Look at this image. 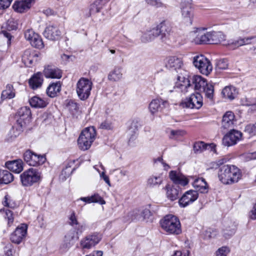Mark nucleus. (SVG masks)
Listing matches in <instances>:
<instances>
[{"label": "nucleus", "instance_id": "1a4fd4ad", "mask_svg": "<svg viewBox=\"0 0 256 256\" xmlns=\"http://www.w3.org/2000/svg\"><path fill=\"white\" fill-rule=\"evenodd\" d=\"M202 104V96L199 92L192 94L188 98L185 99L180 104L183 108L196 109L200 108Z\"/></svg>", "mask_w": 256, "mask_h": 256}, {"label": "nucleus", "instance_id": "a18cd8bd", "mask_svg": "<svg viewBox=\"0 0 256 256\" xmlns=\"http://www.w3.org/2000/svg\"><path fill=\"white\" fill-rule=\"evenodd\" d=\"M34 36H35L33 38V39L30 42V44L37 48L41 49L43 48L44 45L40 36L38 34Z\"/></svg>", "mask_w": 256, "mask_h": 256}, {"label": "nucleus", "instance_id": "2f4dec72", "mask_svg": "<svg viewBox=\"0 0 256 256\" xmlns=\"http://www.w3.org/2000/svg\"><path fill=\"white\" fill-rule=\"evenodd\" d=\"M156 28H154L150 30L145 32L141 37V40L144 42H148L153 40L155 38L158 37Z\"/></svg>", "mask_w": 256, "mask_h": 256}, {"label": "nucleus", "instance_id": "ddd939ff", "mask_svg": "<svg viewBox=\"0 0 256 256\" xmlns=\"http://www.w3.org/2000/svg\"><path fill=\"white\" fill-rule=\"evenodd\" d=\"M28 226L24 224H22L16 228L11 234L10 240L13 243L20 244L25 238L27 234Z\"/></svg>", "mask_w": 256, "mask_h": 256}, {"label": "nucleus", "instance_id": "7ed1b4c3", "mask_svg": "<svg viewBox=\"0 0 256 256\" xmlns=\"http://www.w3.org/2000/svg\"><path fill=\"white\" fill-rule=\"evenodd\" d=\"M218 177L224 184H228L238 182L240 177V170L233 165H224L219 168Z\"/></svg>", "mask_w": 256, "mask_h": 256}, {"label": "nucleus", "instance_id": "72a5a7b5", "mask_svg": "<svg viewBox=\"0 0 256 256\" xmlns=\"http://www.w3.org/2000/svg\"><path fill=\"white\" fill-rule=\"evenodd\" d=\"M13 180V175L9 171L6 170H0V184H8Z\"/></svg>", "mask_w": 256, "mask_h": 256}, {"label": "nucleus", "instance_id": "f03ea898", "mask_svg": "<svg viewBox=\"0 0 256 256\" xmlns=\"http://www.w3.org/2000/svg\"><path fill=\"white\" fill-rule=\"evenodd\" d=\"M191 84L193 89L202 92L204 97L210 103L214 101V86L211 83H208L206 80L200 76H194L190 78Z\"/></svg>", "mask_w": 256, "mask_h": 256}, {"label": "nucleus", "instance_id": "c756f323", "mask_svg": "<svg viewBox=\"0 0 256 256\" xmlns=\"http://www.w3.org/2000/svg\"><path fill=\"white\" fill-rule=\"evenodd\" d=\"M16 96L15 90L11 84H8L6 88L3 90L1 94V100H4L6 99H12Z\"/></svg>", "mask_w": 256, "mask_h": 256}, {"label": "nucleus", "instance_id": "473e14b6", "mask_svg": "<svg viewBox=\"0 0 256 256\" xmlns=\"http://www.w3.org/2000/svg\"><path fill=\"white\" fill-rule=\"evenodd\" d=\"M29 102L32 107L36 108H43L48 104V102L45 100L37 96L30 98L29 100Z\"/></svg>", "mask_w": 256, "mask_h": 256}, {"label": "nucleus", "instance_id": "09e8293b", "mask_svg": "<svg viewBox=\"0 0 256 256\" xmlns=\"http://www.w3.org/2000/svg\"><path fill=\"white\" fill-rule=\"evenodd\" d=\"M66 107L72 114L77 112L78 109V104L72 100L68 103Z\"/></svg>", "mask_w": 256, "mask_h": 256}, {"label": "nucleus", "instance_id": "412c9836", "mask_svg": "<svg viewBox=\"0 0 256 256\" xmlns=\"http://www.w3.org/2000/svg\"><path fill=\"white\" fill-rule=\"evenodd\" d=\"M155 28L157 30L156 32L158 36H160L162 41L165 40L168 38L172 32L170 26L164 22H160Z\"/></svg>", "mask_w": 256, "mask_h": 256}, {"label": "nucleus", "instance_id": "a878e982", "mask_svg": "<svg viewBox=\"0 0 256 256\" xmlns=\"http://www.w3.org/2000/svg\"><path fill=\"white\" fill-rule=\"evenodd\" d=\"M43 81L44 79L42 73L38 72L30 78L29 80L28 83L30 87L35 90L42 86Z\"/></svg>", "mask_w": 256, "mask_h": 256}, {"label": "nucleus", "instance_id": "49530a36", "mask_svg": "<svg viewBox=\"0 0 256 256\" xmlns=\"http://www.w3.org/2000/svg\"><path fill=\"white\" fill-rule=\"evenodd\" d=\"M24 127L17 125V127H13L10 132V134L12 139H14L18 136L22 131Z\"/></svg>", "mask_w": 256, "mask_h": 256}, {"label": "nucleus", "instance_id": "9d476101", "mask_svg": "<svg viewBox=\"0 0 256 256\" xmlns=\"http://www.w3.org/2000/svg\"><path fill=\"white\" fill-rule=\"evenodd\" d=\"M24 158L28 165L34 166L43 164L46 160L44 155H38L29 150L24 154Z\"/></svg>", "mask_w": 256, "mask_h": 256}, {"label": "nucleus", "instance_id": "8fccbe9b", "mask_svg": "<svg viewBox=\"0 0 256 256\" xmlns=\"http://www.w3.org/2000/svg\"><path fill=\"white\" fill-rule=\"evenodd\" d=\"M140 124L138 120H134L132 121L129 128V132H134L136 134L138 130Z\"/></svg>", "mask_w": 256, "mask_h": 256}, {"label": "nucleus", "instance_id": "f257e3e1", "mask_svg": "<svg viewBox=\"0 0 256 256\" xmlns=\"http://www.w3.org/2000/svg\"><path fill=\"white\" fill-rule=\"evenodd\" d=\"M206 28H194L190 32L192 42L196 44H218L226 40V36L221 31L205 32Z\"/></svg>", "mask_w": 256, "mask_h": 256}, {"label": "nucleus", "instance_id": "393cba45", "mask_svg": "<svg viewBox=\"0 0 256 256\" xmlns=\"http://www.w3.org/2000/svg\"><path fill=\"white\" fill-rule=\"evenodd\" d=\"M192 186L197 192H200L201 193H207L208 192V184L205 180L202 178L195 179L192 182Z\"/></svg>", "mask_w": 256, "mask_h": 256}, {"label": "nucleus", "instance_id": "f8f14e48", "mask_svg": "<svg viewBox=\"0 0 256 256\" xmlns=\"http://www.w3.org/2000/svg\"><path fill=\"white\" fill-rule=\"evenodd\" d=\"M174 90L186 94L193 90L190 80L184 76H178L174 87Z\"/></svg>", "mask_w": 256, "mask_h": 256}, {"label": "nucleus", "instance_id": "e433bc0d", "mask_svg": "<svg viewBox=\"0 0 256 256\" xmlns=\"http://www.w3.org/2000/svg\"><path fill=\"white\" fill-rule=\"evenodd\" d=\"M122 76V68L120 66H116L108 75V79L112 82L120 80Z\"/></svg>", "mask_w": 256, "mask_h": 256}, {"label": "nucleus", "instance_id": "cd10ccee", "mask_svg": "<svg viewBox=\"0 0 256 256\" xmlns=\"http://www.w3.org/2000/svg\"><path fill=\"white\" fill-rule=\"evenodd\" d=\"M170 180L176 184H180L182 186L186 185L188 180L184 176L178 174L176 171H171L170 172Z\"/></svg>", "mask_w": 256, "mask_h": 256}, {"label": "nucleus", "instance_id": "a211bd4d", "mask_svg": "<svg viewBox=\"0 0 256 256\" xmlns=\"http://www.w3.org/2000/svg\"><path fill=\"white\" fill-rule=\"evenodd\" d=\"M198 197V192L194 190L186 192L179 200L178 203L181 208H185L193 203Z\"/></svg>", "mask_w": 256, "mask_h": 256}, {"label": "nucleus", "instance_id": "aec40b11", "mask_svg": "<svg viewBox=\"0 0 256 256\" xmlns=\"http://www.w3.org/2000/svg\"><path fill=\"white\" fill-rule=\"evenodd\" d=\"M236 122L235 116L232 111H228L222 116L221 128L224 130L231 129L234 126Z\"/></svg>", "mask_w": 256, "mask_h": 256}, {"label": "nucleus", "instance_id": "37998d69", "mask_svg": "<svg viewBox=\"0 0 256 256\" xmlns=\"http://www.w3.org/2000/svg\"><path fill=\"white\" fill-rule=\"evenodd\" d=\"M68 224L71 226L76 228V226H78V228H77V230L79 231L80 232H82L83 230V226H80L79 222H78L77 218L76 216V213L74 211H72L70 215V216L68 218Z\"/></svg>", "mask_w": 256, "mask_h": 256}, {"label": "nucleus", "instance_id": "69168bd1", "mask_svg": "<svg viewBox=\"0 0 256 256\" xmlns=\"http://www.w3.org/2000/svg\"><path fill=\"white\" fill-rule=\"evenodd\" d=\"M249 216L250 218L252 220L256 219V204L253 206L252 209L250 212Z\"/></svg>", "mask_w": 256, "mask_h": 256}, {"label": "nucleus", "instance_id": "3c124183", "mask_svg": "<svg viewBox=\"0 0 256 256\" xmlns=\"http://www.w3.org/2000/svg\"><path fill=\"white\" fill-rule=\"evenodd\" d=\"M230 250L227 246H222L219 248L216 252V256H227Z\"/></svg>", "mask_w": 256, "mask_h": 256}, {"label": "nucleus", "instance_id": "39448f33", "mask_svg": "<svg viewBox=\"0 0 256 256\" xmlns=\"http://www.w3.org/2000/svg\"><path fill=\"white\" fill-rule=\"evenodd\" d=\"M96 137V131L94 126L85 128L81 132L78 143L80 148L83 150H88Z\"/></svg>", "mask_w": 256, "mask_h": 256}, {"label": "nucleus", "instance_id": "4d7b16f0", "mask_svg": "<svg viewBox=\"0 0 256 256\" xmlns=\"http://www.w3.org/2000/svg\"><path fill=\"white\" fill-rule=\"evenodd\" d=\"M146 1L148 4L156 8L161 7L163 5L160 0H146Z\"/></svg>", "mask_w": 256, "mask_h": 256}, {"label": "nucleus", "instance_id": "0e129e2a", "mask_svg": "<svg viewBox=\"0 0 256 256\" xmlns=\"http://www.w3.org/2000/svg\"><path fill=\"white\" fill-rule=\"evenodd\" d=\"M119 172L121 176H127V174L128 173V170H124V169H121V168H118V169H114L112 170V172Z\"/></svg>", "mask_w": 256, "mask_h": 256}, {"label": "nucleus", "instance_id": "6e6552de", "mask_svg": "<svg viewBox=\"0 0 256 256\" xmlns=\"http://www.w3.org/2000/svg\"><path fill=\"white\" fill-rule=\"evenodd\" d=\"M193 64L202 74L206 76L208 75L212 70L210 61L203 55L194 56Z\"/></svg>", "mask_w": 256, "mask_h": 256}, {"label": "nucleus", "instance_id": "c03bdc74", "mask_svg": "<svg viewBox=\"0 0 256 256\" xmlns=\"http://www.w3.org/2000/svg\"><path fill=\"white\" fill-rule=\"evenodd\" d=\"M186 132L184 130H170L169 134V138L172 140H178L183 137Z\"/></svg>", "mask_w": 256, "mask_h": 256}, {"label": "nucleus", "instance_id": "864d4df0", "mask_svg": "<svg viewBox=\"0 0 256 256\" xmlns=\"http://www.w3.org/2000/svg\"><path fill=\"white\" fill-rule=\"evenodd\" d=\"M13 246L8 244L4 248V252L6 256H13Z\"/></svg>", "mask_w": 256, "mask_h": 256}, {"label": "nucleus", "instance_id": "0eeeda50", "mask_svg": "<svg viewBox=\"0 0 256 256\" xmlns=\"http://www.w3.org/2000/svg\"><path fill=\"white\" fill-rule=\"evenodd\" d=\"M20 178L23 186H30L38 182L40 180L41 176L40 173L38 170L30 168L22 173Z\"/></svg>", "mask_w": 256, "mask_h": 256}, {"label": "nucleus", "instance_id": "4c0bfd02", "mask_svg": "<svg viewBox=\"0 0 256 256\" xmlns=\"http://www.w3.org/2000/svg\"><path fill=\"white\" fill-rule=\"evenodd\" d=\"M61 84L60 82L52 83L50 84L46 90L48 95L51 98H54L60 90Z\"/></svg>", "mask_w": 256, "mask_h": 256}, {"label": "nucleus", "instance_id": "bf43d9fd", "mask_svg": "<svg viewBox=\"0 0 256 256\" xmlns=\"http://www.w3.org/2000/svg\"><path fill=\"white\" fill-rule=\"evenodd\" d=\"M218 66L219 68L222 70H225L228 68V64L227 60H220L218 64Z\"/></svg>", "mask_w": 256, "mask_h": 256}, {"label": "nucleus", "instance_id": "b1692460", "mask_svg": "<svg viewBox=\"0 0 256 256\" xmlns=\"http://www.w3.org/2000/svg\"><path fill=\"white\" fill-rule=\"evenodd\" d=\"M44 74L46 78H60L62 77L61 70L52 66L45 67Z\"/></svg>", "mask_w": 256, "mask_h": 256}, {"label": "nucleus", "instance_id": "4468645a", "mask_svg": "<svg viewBox=\"0 0 256 256\" xmlns=\"http://www.w3.org/2000/svg\"><path fill=\"white\" fill-rule=\"evenodd\" d=\"M254 36L238 37L236 40H230L224 45L230 50H234L241 46L252 44V40Z\"/></svg>", "mask_w": 256, "mask_h": 256}, {"label": "nucleus", "instance_id": "6ab92c4d", "mask_svg": "<svg viewBox=\"0 0 256 256\" xmlns=\"http://www.w3.org/2000/svg\"><path fill=\"white\" fill-rule=\"evenodd\" d=\"M61 32L58 27L54 24L48 26L44 32V37L52 40H57L60 38Z\"/></svg>", "mask_w": 256, "mask_h": 256}, {"label": "nucleus", "instance_id": "a19ab883", "mask_svg": "<svg viewBox=\"0 0 256 256\" xmlns=\"http://www.w3.org/2000/svg\"><path fill=\"white\" fill-rule=\"evenodd\" d=\"M166 102H162V100L154 99L149 104V110L152 114L161 110V104H164Z\"/></svg>", "mask_w": 256, "mask_h": 256}, {"label": "nucleus", "instance_id": "774afa93", "mask_svg": "<svg viewBox=\"0 0 256 256\" xmlns=\"http://www.w3.org/2000/svg\"><path fill=\"white\" fill-rule=\"evenodd\" d=\"M1 34L8 38V44H10L12 38L11 34L5 30L2 31Z\"/></svg>", "mask_w": 256, "mask_h": 256}, {"label": "nucleus", "instance_id": "9b49d317", "mask_svg": "<svg viewBox=\"0 0 256 256\" xmlns=\"http://www.w3.org/2000/svg\"><path fill=\"white\" fill-rule=\"evenodd\" d=\"M31 117V111L27 106L20 108L16 115V125L25 127L29 123Z\"/></svg>", "mask_w": 256, "mask_h": 256}, {"label": "nucleus", "instance_id": "ea45409f", "mask_svg": "<svg viewBox=\"0 0 256 256\" xmlns=\"http://www.w3.org/2000/svg\"><path fill=\"white\" fill-rule=\"evenodd\" d=\"M166 196L172 201L176 200L178 197L179 190L174 186H170L169 185L166 186Z\"/></svg>", "mask_w": 256, "mask_h": 256}, {"label": "nucleus", "instance_id": "58836bf2", "mask_svg": "<svg viewBox=\"0 0 256 256\" xmlns=\"http://www.w3.org/2000/svg\"><path fill=\"white\" fill-rule=\"evenodd\" d=\"M162 178L160 175H152L147 180V186L150 188L158 187L162 184Z\"/></svg>", "mask_w": 256, "mask_h": 256}, {"label": "nucleus", "instance_id": "c9c22d12", "mask_svg": "<svg viewBox=\"0 0 256 256\" xmlns=\"http://www.w3.org/2000/svg\"><path fill=\"white\" fill-rule=\"evenodd\" d=\"M238 92L236 88L233 86H226L222 91L223 96L230 100H234Z\"/></svg>", "mask_w": 256, "mask_h": 256}, {"label": "nucleus", "instance_id": "603ef678", "mask_svg": "<svg viewBox=\"0 0 256 256\" xmlns=\"http://www.w3.org/2000/svg\"><path fill=\"white\" fill-rule=\"evenodd\" d=\"M37 34H38L35 33L32 30L28 29L24 32V37L26 40L30 42L33 39V38L35 36L34 35H36Z\"/></svg>", "mask_w": 256, "mask_h": 256}, {"label": "nucleus", "instance_id": "7c9ffc66", "mask_svg": "<svg viewBox=\"0 0 256 256\" xmlns=\"http://www.w3.org/2000/svg\"><path fill=\"white\" fill-rule=\"evenodd\" d=\"M30 3L28 0H18L14 2L12 7L16 12H23L30 8Z\"/></svg>", "mask_w": 256, "mask_h": 256}, {"label": "nucleus", "instance_id": "79ce46f5", "mask_svg": "<svg viewBox=\"0 0 256 256\" xmlns=\"http://www.w3.org/2000/svg\"><path fill=\"white\" fill-rule=\"evenodd\" d=\"M225 228L224 229V236L226 238H228L234 234L236 230V225L232 222H230V224H226Z\"/></svg>", "mask_w": 256, "mask_h": 256}, {"label": "nucleus", "instance_id": "2eb2a0df", "mask_svg": "<svg viewBox=\"0 0 256 256\" xmlns=\"http://www.w3.org/2000/svg\"><path fill=\"white\" fill-rule=\"evenodd\" d=\"M191 0L182 1L181 3V13L182 19L190 24H192L194 16L193 10L191 6Z\"/></svg>", "mask_w": 256, "mask_h": 256}, {"label": "nucleus", "instance_id": "4be33fe9", "mask_svg": "<svg viewBox=\"0 0 256 256\" xmlns=\"http://www.w3.org/2000/svg\"><path fill=\"white\" fill-rule=\"evenodd\" d=\"M38 54L30 49L26 50L22 56V60L26 66L30 67L34 62L38 60Z\"/></svg>", "mask_w": 256, "mask_h": 256}, {"label": "nucleus", "instance_id": "c85d7f7f", "mask_svg": "<svg viewBox=\"0 0 256 256\" xmlns=\"http://www.w3.org/2000/svg\"><path fill=\"white\" fill-rule=\"evenodd\" d=\"M210 148L212 150H216L215 145L213 144H207L203 142H195L193 146L194 151L196 154L201 153L204 150Z\"/></svg>", "mask_w": 256, "mask_h": 256}, {"label": "nucleus", "instance_id": "338daca9", "mask_svg": "<svg viewBox=\"0 0 256 256\" xmlns=\"http://www.w3.org/2000/svg\"><path fill=\"white\" fill-rule=\"evenodd\" d=\"M100 128L102 129L110 130L111 128V125L107 121H104L100 124Z\"/></svg>", "mask_w": 256, "mask_h": 256}, {"label": "nucleus", "instance_id": "f3484780", "mask_svg": "<svg viewBox=\"0 0 256 256\" xmlns=\"http://www.w3.org/2000/svg\"><path fill=\"white\" fill-rule=\"evenodd\" d=\"M102 236L98 232L86 236L81 240L80 244L83 248L90 249L97 244L101 240Z\"/></svg>", "mask_w": 256, "mask_h": 256}, {"label": "nucleus", "instance_id": "6e6d98bb", "mask_svg": "<svg viewBox=\"0 0 256 256\" xmlns=\"http://www.w3.org/2000/svg\"><path fill=\"white\" fill-rule=\"evenodd\" d=\"M74 232H70L65 236V240L67 242V246L70 247L71 246V242L74 238Z\"/></svg>", "mask_w": 256, "mask_h": 256}, {"label": "nucleus", "instance_id": "052dcab7", "mask_svg": "<svg viewBox=\"0 0 256 256\" xmlns=\"http://www.w3.org/2000/svg\"><path fill=\"white\" fill-rule=\"evenodd\" d=\"M4 199V200L2 202L4 206L10 208H12L13 206L12 204L10 202V198L8 194L5 196Z\"/></svg>", "mask_w": 256, "mask_h": 256}, {"label": "nucleus", "instance_id": "de8ad7c7", "mask_svg": "<svg viewBox=\"0 0 256 256\" xmlns=\"http://www.w3.org/2000/svg\"><path fill=\"white\" fill-rule=\"evenodd\" d=\"M5 212L4 218L8 220V225L10 226L14 222V216L12 212L9 210H4Z\"/></svg>", "mask_w": 256, "mask_h": 256}, {"label": "nucleus", "instance_id": "bb28decb", "mask_svg": "<svg viewBox=\"0 0 256 256\" xmlns=\"http://www.w3.org/2000/svg\"><path fill=\"white\" fill-rule=\"evenodd\" d=\"M6 166L8 170L16 173L18 174L23 170V162L20 159L7 162Z\"/></svg>", "mask_w": 256, "mask_h": 256}, {"label": "nucleus", "instance_id": "5fc2aeb1", "mask_svg": "<svg viewBox=\"0 0 256 256\" xmlns=\"http://www.w3.org/2000/svg\"><path fill=\"white\" fill-rule=\"evenodd\" d=\"M243 104L246 106H252L254 107L256 110V100L254 98H246L244 101H243Z\"/></svg>", "mask_w": 256, "mask_h": 256}, {"label": "nucleus", "instance_id": "423d86ee", "mask_svg": "<svg viewBox=\"0 0 256 256\" xmlns=\"http://www.w3.org/2000/svg\"><path fill=\"white\" fill-rule=\"evenodd\" d=\"M92 83L88 78H81L77 82L76 92L78 98L82 100L88 98L92 88Z\"/></svg>", "mask_w": 256, "mask_h": 256}, {"label": "nucleus", "instance_id": "680f3d73", "mask_svg": "<svg viewBox=\"0 0 256 256\" xmlns=\"http://www.w3.org/2000/svg\"><path fill=\"white\" fill-rule=\"evenodd\" d=\"M190 252L188 250H185L183 252L177 250L172 256H188Z\"/></svg>", "mask_w": 256, "mask_h": 256}, {"label": "nucleus", "instance_id": "f704fd0d", "mask_svg": "<svg viewBox=\"0 0 256 256\" xmlns=\"http://www.w3.org/2000/svg\"><path fill=\"white\" fill-rule=\"evenodd\" d=\"M80 200H81L88 204H90L92 202H98L101 204H106L105 201L98 194H94L91 196L80 198L79 200H77V202H78Z\"/></svg>", "mask_w": 256, "mask_h": 256}, {"label": "nucleus", "instance_id": "20e7f679", "mask_svg": "<svg viewBox=\"0 0 256 256\" xmlns=\"http://www.w3.org/2000/svg\"><path fill=\"white\" fill-rule=\"evenodd\" d=\"M162 228L170 234H179L182 232L178 218L173 215H167L160 222Z\"/></svg>", "mask_w": 256, "mask_h": 256}, {"label": "nucleus", "instance_id": "13d9d810", "mask_svg": "<svg viewBox=\"0 0 256 256\" xmlns=\"http://www.w3.org/2000/svg\"><path fill=\"white\" fill-rule=\"evenodd\" d=\"M12 0H0V9L8 8Z\"/></svg>", "mask_w": 256, "mask_h": 256}, {"label": "nucleus", "instance_id": "dca6fc26", "mask_svg": "<svg viewBox=\"0 0 256 256\" xmlns=\"http://www.w3.org/2000/svg\"><path fill=\"white\" fill-rule=\"evenodd\" d=\"M242 137V133L234 129L226 134L222 138V144L227 146L236 144Z\"/></svg>", "mask_w": 256, "mask_h": 256}, {"label": "nucleus", "instance_id": "e2e57ef3", "mask_svg": "<svg viewBox=\"0 0 256 256\" xmlns=\"http://www.w3.org/2000/svg\"><path fill=\"white\" fill-rule=\"evenodd\" d=\"M62 60L65 62H68L70 61H72L74 59V56L72 55H68L66 54H63L61 56Z\"/></svg>", "mask_w": 256, "mask_h": 256}, {"label": "nucleus", "instance_id": "5701e85b", "mask_svg": "<svg viewBox=\"0 0 256 256\" xmlns=\"http://www.w3.org/2000/svg\"><path fill=\"white\" fill-rule=\"evenodd\" d=\"M166 66L172 70H176L181 68L182 62L180 58L176 56H169L166 59Z\"/></svg>", "mask_w": 256, "mask_h": 256}]
</instances>
